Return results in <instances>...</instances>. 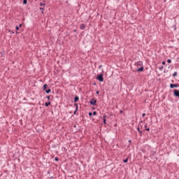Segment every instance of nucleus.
Returning <instances> with one entry per match:
<instances>
[{"label":"nucleus","instance_id":"72a5a7b5","mask_svg":"<svg viewBox=\"0 0 179 179\" xmlns=\"http://www.w3.org/2000/svg\"><path fill=\"white\" fill-rule=\"evenodd\" d=\"M146 127H148L147 125L145 126V128H146Z\"/></svg>","mask_w":179,"mask_h":179},{"label":"nucleus","instance_id":"393cba45","mask_svg":"<svg viewBox=\"0 0 179 179\" xmlns=\"http://www.w3.org/2000/svg\"><path fill=\"white\" fill-rule=\"evenodd\" d=\"M96 94H100V92L99 91H96Z\"/></svg>","mask_w":179,"mask_h":179},{"label":"nucleus","instance_id":"f704fd0d","mask_svg":"<svg viewBox=\"0 0 179 179\" xmlns=\"http://www.w3.org/2000/svg\"><path fill=\"white\" fill-rule=\"evenodd\" d=\"M99 68H101V66H99Z\"/></svg>","mask_w":179,"mask_h":179},{"label":"nucleus","instance_id":"2eb2a0df","mask_svg":"<svg viewBox=\"0 0 179 179\" xmlns=\"http://www.w3.org/2000/svg\"><path fill=\"white\" fill-rule=\"evenodd\" d=\"M124 163H128V158H127L126 159L123 160Z\"/></svg>","mask_w":179,"mask_h":179},{"label":"nucleus","instance_id":"7ed1b4c3","mask_svg":"<svg viewBox=\"0 0 179 179\" xmlns=\"http://www.w3.org/2000/svg\"><path fill=\"white\" fill-rule=\"evenodd\" d=\"M173 96H175V97H178V99H179V90H173Z\"/></svg>","mask_w":179,"mask_h":179},{"label":"nucleus","instance_id":"bb28decb","mask_svg":"<svg viewBox=\"0 0 179 179\" xmlns=\"http://www.w3.org/2000/svg\"><path fill=\"white\" fill-rule=\"evenodd\" d=\"M163 66H161V67H159V69H160V71H162V69H163Z\"/></svg>","mask_w":179,"mask_h":179},{"label":"nucleus","instance_id":"a211bd4d","mask_svg":"<svg viewBox=\"0 0 179 179\" xmlns=\"http://www.w3.org/2000/svg\"><path fill=\"white\" fill-rule=\"evenodd\" d=\"M167 62H168V64H171V59H169L167 60Z\"/></svg>","mask_w":179,"mask_h":179},{"label":"nucleus","instance_id":"f3484780","mask_svg":"<svg viewBox=\"0 0 179 179\" xmlns=\"http://www.w3.org/2000/svg\"><path fill=\"white\" fill-rule=\"evenodd\" d=\"M55 162H59V159L58 157L55 158Z\"/></svg>","mask_w":179,"mask_h":179},{"label":"nucleus","instance_id":"c756f323","mask_svg":"<svg viewBox=\"0 0 179 179\" xmlns=\"http://www.w3.org/2000/svg\"><path fill=\"white\" fill-rule=\"evenodd\" d=\"M75 106H76V110H78V104L75 103Z\"/></svg>","mask_w":179,"mask_h":179},{"label":"nucleus","instance_id":"4be33fe9","mask_svg":"<svg viewBox=\"0 0 179 179\" xmlns=\"http://www.w3.org/2000/svg\"><path fill=\"white\" fill-rule=\"evenodd\" d=\"M15 29H16L17 31L19 30V29H20L19 26H16Z\"/></svg>","mask_w":179,"mask_h":179},{"label":"nucleus","instance_id":"ddd939ff","mask_svg":"<svg viewBox=\"0 0 179 179\" xmlns=\"http://www.w3.org/2000/svg\"><path fill=\"white\" fill-rule=\"evenodd\" d=\"M27 4V0H23V5Z\"/></svg>","mask_w":179,"mask_h":179},{"label":"nucleus","instance_id":"aec40b11","mask_svg":"<svg viewBox=\"0 0 179 179\" xmlns=\"http://www.w3.org/2000/svg\"><path fill=\"white\" fill-rule=\"evenodd\" d=\"M89 115H90V117H92L93 115V113H92V112H90Z\"/></svg>","mask_w":179,"mask_h":179},{"label":"nucleus","instance_id":"c85d7f7f","mask_svg":"<svg viewBox=\"0 0 179 179\" xmlns=\"http://www.w3.org/2000/svg\"><path fill=\"white\" fill-rule=\"evenodd\" d=\"M22 24H20L18 27L20 28V27H22Z\"/></svg>","mask_w":179,"mask_h":179},{"label":"nucleus","instance_id":"412c9836","mask_svg":"<svg viewBox=\"0 0 179 179\" xmlns=\"http://www.w3.org/2000/svg\"><path fill=\"white\" fill-rule=\"evenodd\" d=\"M47 99H48V100H50L51 99V96H48Z\"/></svg>","mask_w":179,"mask_h":179},{"label":"nucleus","instance_id":"9b49d317","mask_svg":"<svg viewBox=\"0 0 179 179\" xmlns=\"http://www.w3.org/2000/svg\"><path fill=\"white\" fill-rule=\"evenodd\" d=\"M45 92L48 94V93H51V89H48V90H45Z\"/></svg>","mask_w":179,"mask_h":179},{"label":"nucleus","instance_id":"5701e85b","mask_svg":"<svg viewBox=\"0 0 179 179\" xmlns=\"http://www.w3.org/2000/svg\"><path fill=\"white\" fill-rule=\"evenodd\" d=\"M162 65H166V62H162Z\"/></svg>","mask_w":179,"mask_h":179},{"label":"nucleus","instance_id":"1a4fd4ad","mask_svg":"<svg viewBox=\"0 0 179 179\" xmlns=\"http://www.w3.org/2000/svg\"><path fill=\"white\" fill-rule=\"evenodd\" d=\"M106 117H107V115L103 116V124H105V125L107 124Z\"/></svg>","mask_w":179,"mask_h":179},{"label":"nucleus","instance_id":"39448f33","mask_svg":"<svg viewBox=\"0 0 179 179\" xmlns=\"http://www.w3.org/2000/svg\"><path fill=\"white\" fill-rule=\"evenodd\" d=\"M170 87H171V89H173V87H179V85H178V83H176V84H171V85H170Z\"/></svg>","mask_w":179,"mask_h":179},{"label":"nucleus","instance_id":"6ab92c4d","mask_svg":"<svg viewBox=\"0 0 179 179\" xmlns=\"http://www.w3.org/2000/svg\"><path fill=\"white\" fill-rule=\"evenodd\" d=\"M92 114H93V115H97V112L94 111Z\"/></svg>","mask_w":179,"mask_h":179},{"label":"nucleus","instance_id":"7c9ffc66","mask_svg":"<svg viewBox=\"0 0 179 179\" xmlns=\"http://www.w3.org/2000/svg\"><path fill=\"white\" fill-rule=\"evenodd\" d=\"M137 130L138 131V132H141V130L139 129V127L137 129Z\"/></svg>","mask_w":179,"mask_h":179},{"label":"nucleus","instance_id":"a878e982","mask_svg":"<svg viewBox=\"0 0 179 179\" xmlns=\"http://www.w3.org/2000/svg\"><path fill=\"white\" fill-rule=\"evenodd\" d=\"M138 132L140 133V136H142V131H138Z\"/></svg>","mask_w":179,"mask_h":179},{"label":"nucleus","instance_id":"423d86ee","mask_svg":"<svg viewBox=\"0 0 179 179\" xmlns=\"http://www.w3.org/2000/svg\"><path fill=\"white\" fill-rule=\"evenodd\" d=\"M80 30H85L86 29V25L85 24H81L80 26Z\"/></svg>","mask_w":179,"mask_h":179},{"label":"nucleus","instance_id":"cd10ccee","mask_svg":"<svg viewBox=\"0 0 179 179\" xmlns=\"http://www.w3.org/2000/svg\"><path fill=\"white\" fill-rule=\"evenodd\" d=\"M146 115V114L145 113H143V115H142V117H145Z\"/></svg>","mask_w":179,"mask_h":179},{"label":"nucleus","instance_id":"473e14b6","mask_svg":"<svg viewBox=\"0 0 179 179\" xmlns=\"http://www.w3.org/2000/svg\"><path fill=\"white\" fill-rule=\"evenodd\" d=\"M76 113V110H75V112H74V114Z\"/></svg>","mask_w":179,"mask_h":179},{"label":"nucleus","instance_id":"f03ea898","mask_svg":"<svg viewBox=\"0 0 179 179\" xmlns=\"http://www.w3.org/2000/svg\"><path fill=\"white\" fill-rule=\"evenodd\" d=\"M97 80H99V82H103L104 81V78H103V74H101L97 76L96 78Z\"/></svg>","mask_w":179,"mask_h":179},{"label":"nucleus","instance_id":"0eeeda50","mask_svg":"<svg viewBox=\"0 0 179 179\" xmlns=\"http://www.w3.org/2000/svg\"><path fill=\"white\" fill-rule=\"evenodd\" d=\"M48 87V85L47 84H45V85H43V90L46 91Z\"/></svg>","mask_w":179,"mask_h":179},{"label":"nucleus","instance_id":"f257e3e1","mask_svg":"<svg viewBox=\"0 0 179 179\" xmlns=\"http://www.w3.org/2000/svg\"><path fill=\"white\" fill-rule=\"evenodd\" d=\"M135 65L136 66H141V68L137 69V72H142L143 71V63L142 62H137Z\"/></svg>","mask_w":179,"mask_h":179},{"label":"nucleus","instance_id":"2f4dec72","mask_svg":"<svg viewBox=\"0 0 179 179\" xmlns=\"http://www.w3.org/2000/svg\"><path fill=\"white\" fill-rule=\"evenodd\" d=\"M129 143H131V140L129 141Z\"/></svg>","mask_w":179,"mask_h":179},{"label":"nucleus","instance_id":"4468645a","mask_svg":"<svg viewBox=\"0 0 179 179\" xmlns=\"http://www.w3.org/2000/svg\"><path fill=\"white\" fill-rule=\"evenodd\" d=\"M40 10H42V13H44V7H41Z\"/></svg>","mask_w":179,"mask_h":179},{"label":"nucleus","instance_id":"dca6fc26","mask_svg":"<svg viewBox=\"0 0 179 179\" xmlns=\"http://www.w3.org/2000/svg\"><path fill=\"white\" fill-rule=\"evenodd\" d=\"M40 6H45V3H40Z\"/></svg>","mask_w":179,"mask_h":179},{"label":"nucleus","instance_id":"b1692460","mask_svg":"<svg viewBox=\"0 0 179 179\" xmlns=\"http://www.w3.org/2000/svg\"><path fill=\"white\" fill-rule=\"evenodd\" d=\"M145 131H150V128H147V129H145Z\"/></svg>","mask_w":179,"mask_h":179},{"label":"nucleus","instance_id":"20e7f679","mask_svg":"<svg viewBox=\"0 0 179 179\" xmlns=\"http://www.w3.org/2000/svg\"><path fill=\"white\" fill-rule=\"evenodd\" d=\"M91 106H96V103H97V100L92 99L90 101Z\"/></svg>","mask_w":179,"mask_h":179},{"label":"nucleus","instance_id":"6e6552de","mask_svg":"<svg viewBox=\"0 0 179 179\" xmlns=\"http://www.w3.org/2000/svg\"><path fill=\"white\" fill-rule=\"evenodd\" d=\"M78 101H79V96H75V98H74V103H76Z\"/></svg>","mask_w":179,"mask_h":179},{"label":"nucleus","instance_id":"9d476101","mask_svg":"<svg viewBox=\"0 0 179 179\" xmlns=\"http://www.w3.org/2000/svg\"><path fill=\"white\" fill-rule=\"evenodd\" d=\"M50 105H51V102H46L45 103V107H48V106H50Z\"/></svg>","mask_w":179,"mask_h":179},{"label":"nucleus","instance_id":"f8f14e48","mask_svg":"<svg viewBox=\"0 0 179 179\" xmlns=\"http://www.w3.org/2000/svg\"><path fill=\"white\" fill-rule=\"evenodd\" d=\"M177 75H178L177 71L174 72V73H173V78H176V76H177Z\"/></svg>","mask_w":179,"mask_h":179}]
</instances>
